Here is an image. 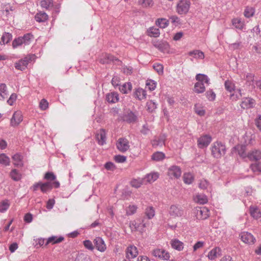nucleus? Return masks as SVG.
Here are the masks:
<instances>
[{
  "label": "nucleus",
  "mask_w": 261,
  "mask_h": 261,
  "mask_svg": "<svg viewBox=\"0 0 261 261\" xmlns=\"http://www.w3.org/2000/svg\"><path fill=\"white\" fill-rule=\"evenodd\" d=\"M33 39V35L30 33H28L22 37L15 38L12 43V47L16 48L22 45L24 46L28 45L31 43Z\"/></svg>",
  "instance_id": "nucleus-1"
},
{
  "label": "nucleus",
  "mask_w": 261,
  "mask_h": 261,
  "mask_svg": "<svg viewBox=\"0 0 261 261\" xmlns=\"http://www.w3.org/2000/svg\"><path fill=\"white\" fill-rule=\"evenodd\" d=\"M212 154L217 159L221 158L226 153V146L221 142H216L212 146Z\"/></svg>",
  "instance_id": "nucleus-2"
},
{
  "label": "nucleus",
  "mask_w": 261,
  "mask_h": 261,
  "mask_svg": "<svg viewBox=\"0 0 261 261\" xmlns=\"http://www.w3.org/2000/svg\"><path fill=\"white\" fill-rule=\"evenodd\" d=\"M191 3L188 0H180L176 6V11L179 14L187 13L190 9Z\"/></svg>",
  "instance_id": "nucleus-3"
},
{
  "label": "nucleus",
  "mask_w": 261,
  "mask_h": 261,
  "mask_svg": "<svg viewBox=\"0 0 261 261\" xmlns=\"http://www.w3.org/2000/svg\"><path fill=\"white\" fill-rule=\"evenodd\" d=\"M117 148L121 152H125L130 147L129 141L124 138H119L116 143Z\"/></svg>",
  "instance_id": "nucleus-4"
},
{
  "label": "nucleus",
  "mask_w": 261,
  "mask_h": 261,
  "mask_svg": "<svg viewBox=\"0 0 261 261\" xmlns=\"http://www.w3.org/2000/svg\"><path fill=\"white\" fill-rule=\"evenodd\" d=\"M60 184L58 181H55L53 182L47 181L42 182L41 184L40 190L43 193H47L51 190L53 187L58 188L60 187Z\"/></svg>",
  "instance_id": "nucleus-5"
},
{
  "label": "nucleus",
  "mask_w": 261,
  "mask_h": 261,
  "mask_svg": "<svg viewBox=\"0 0 261 261\" xmlns=\"http://www.w3.org/2000/svg\"><path fill=\"white\" fill-rule=\"evenodd\" d=\"M168 175L171 178H178L181 174V170L179 166L173 165L168 169Z\"/></svg>",
  "instance_id": "nucleus-6"
},
{
  "label": "nucleus",
  "mask_w": 261,
  "mask_h": 261,
  "mask_svg": "<svg viewBox=\"0 0 261 261\" xmlns=\"http://www.w3.org/2000/svg\"><path fill=\"white\" fill-rule=\"evenodd\" d=\"M31 61V57L30 56L25 57L15 63V68L17 70L23 71L27 68L29 63Z\"/></svg>",
  "instance_id": "nucleus-7"
},
{
  "label": "nucleus",
  "mask_w": 261,
  "mask_h": 261,
  "mask_svg": "<svg viewBox=\"0 0 261 261\" xmlns=\"http://www.w3.org/2000/svg\"><path fill=\"white\" fill-rule=\"evenodd\" d=\"M152 254L154 256L163 260H168L170 258L169 253L162 249H154L152 252Z\"/></svg>",
  "instance_id": "nucleus-8"
},
{
  "label": "nucleus",
  "mask_w": 261,
  "mask_h": 261,
  "mask_svg": "<svg viewBox=\"0 0 261 261\" xmlns=\"http://www.w3.org/2000/svg\"><path fill=\"white\" fill-rule=\"evenodd\" d=\"M23 117L20 111L15 112L10 120V125L13 127L18 126L22 121Z\"/></svg>",
  "instance_id": "nucleus-9"
},
{
  "label": "nucleus",
  "mask_w": 261,
  "mask_h": 261,
  "mask_svg": "<svg viewBox=\"0 0 261 261\" xmlns=\"http://www.w3.org/2000/svg\"><path fill=\"white\" fill-rule=\"evenodd\" d=\"M196 211V217L198 219L204 220L209 216V211L205 207H197Z\"/></svg>",
  "instance_id": "nucleus-10"
},
{
  "label": "nucleus",
  "mask_w": 261,
  "mask_h": 261,
  "mask_svg": "<svg viewBox=\"0 0 261 261\" xmlns=\"http://www.w3.org/2000/svg\"><path fill=\"white\" fill-rule=\"evenodd\" d=\"M169 213L172 217H178L183 215L184 211L180 207L172 205L169 208Z\"/></svg>",
  "instance_id": "nucleus-11"
},
{
  "label": "nucleus",
  "mask_w": 261,
  "mask_h": 261,
  "mask_svg": "<svg viewBox=\"0 0 261 261\" xmlns=\"http://www.w3.org/2000/svg\"><path fill=\"white\" fill-rule=\"evenodd\" d=\"M240 236L241 240L246 244H254L255 242V238L251 233L248 232H243Z\"/></svg>",
  "instance_id": "nucleus-12"
},
{
  "label": "nucleus",
  "mask_w": 261,
  "mask_h": 261,
  "mask_svg": "<svg viewBox=\"0 0 261 261\" xmlns=\"http://www.w3.org/2000/svg\"><path fill=\"white\" fill-rule=\"evenodd\" d=\"M255 105V100L251 97H244L242 99L241 107L243 109L252 108Z\"/></svg>",
  "instance_id": "nucleus-13"
},
{
  "label": "nucleus",
  "mask_w": 261,
  "mask_h": 261,
  "mask_svg": "<svg viewBox=\"0 0 261 261\" xmlns=\"http://www.w3.org/2000/svg\"><path fill=\"white\" fill-rule=\"evenodd\" d=\"M212 141V138L209 135H204L198 139V146L200 148L207 147Z\"/></svg>",
  "instance_id": "nucleus-14"
},
{
  "label": "nucleus",
  "mask_w": 261,
  "mask_h": 261,
  "mask_svg": "<svg viewBox=\"0 0 261 261\" xmlns=\"http://www.w3.org/2000/svg\"><path fill=\"white\" fill-rule=\"evenodd\" d=\"M138 254L137 248L134 246L130 245L128 246L126 250V258L127 259H133L135 258Z\"/></svg>",
  "instance_id": "nucleus-15"
},
{
  "label": "nucleus",
  "mask_w": 261,
  "mask_h": 261,
  "mask_svg": "<svg viewBox=\"0 0 261 261\" xmlns=\"http://www.w3.org/2000/svg\"><path fill=\"white\" fill-rule=\"evenodd\" d=\"M246 146L243 145H237L232 148V152L238 153L242 158L247 157L246 153Z\"/></svg>",
  "instance_id": "nucleus-16"
},
{
  "label": "nucleus",
  "mask_w": 261,
  "mask_h": 261,
  "mask_svg": "<svg viewBox=\"0 0 261 261\" xmlns=\"http://www.w3.org/2000/svg\"><path fill=\"white\" fill-rule=\"evenodd\" d=\"M93 242L96 248L100 252H102L106 250V245L101 238L96 237Z\"/></svg>",
  "instance_id": "nucleus-17"
},
{
  "label": "nucleus",
  "mask_w": 261,
  "mask_h": 261,
  "mask_svg": "<svg viewBox=\"0 0 261 261\" xmlns=\"http://www.w3.org/2000/svg\"><path fill=\"white\" fill-rule=\"evenodd\" d=\"M129 227L132 231H143V228L146 227V224L140 222H138L136 221L130 222Z\"/></svg>",
  "instance_id": "nucleus-18"
},
{
  "label": "nucleus",
  "mask_w": 261,
  "mask_h": 261,
  "mask_svg": "<svg viewBox=\"0 0 261 261\" xmlns=\"http://www.w3.org/2000/svg\"><path fill=\"white\" fill-rule=\"evenodd\" d=\"M114 61L120 62V61L117 58L114 57L113 56L111 55L108 54H106L105 55H104L99 59V62L103 64H109L111 62Z\"/></svg>",
  "instance_id": "nucleus-19"
},
{
  "label": "nucleus",
  "mask_w": 261,
  "mask_h": 261,
  "mask_svg": "<svg viewBox=\"0 0 261 261\" xmlns=\"http://www.w3.org/2000/svg\"><path fill=\"white\" fill-rule=\"evenodd\" d=\"M153 44L154 47L162 52L167 51L169 48V45L166 41L154 42Z\"/></svg>",
  "instance_id": "nucleus-20"
},
{
  "label": "nucleus",
  "mask_w": 261,
  "mask_h": 261,
  "mask_svg": "<svg viewBox=\"0 0 261 261\" xmlns=\"http://www.w3.org/2000/svg\"><path fill=\"white\" fill-rule=\"evenodd\" d=\"M137 119V116L132 111L127 112L123 116V120L129 123L136 122Z\"/></svg>",
  "instance_id": "nucleus-21"
},
{
  "label": "nucleus",
  "mask_w": 261,
  "mask_h": 261,
  "mask_svg": "<svg viewBox=\"0 0 261 261\" xmlns=\"http://www.w3.org/2000/svg\"><path fill=\"white\" fill-rule=\"evenodd\" d=\"M96 138L97 140L98 143L100 145H103L106 144V133L103 129L99 130L98 133L96 135Z\"/></svg>",
  "instance_id": "nucleus-22"
},
{
  "label": "nucleus",
  "mask_w": 261,
  "mask_h": 261,
  "mask_svg": "<svg viewBox=\"0 0 261 261\" xmlns=\"http://www.w3.org/2000/svg\"><path fill=\"white\" fill-rule=\"evenodd\" d=\"M14 165L18 168L22 167L23 166V156L20 153H16L12 157Z\"/></svg>",
  "instance_id": "nucleus-23"
},
{
  "label": "nucleus",
  "mask_w": 261,
  "mask_h": 261,
  "mask_svg": "<svg viewBox=\"0 0 261 261\" xmlns=\"http://www.w3.org/2000/svg\"><path fill=\"white\" fill-rule=\"evenodd\" d=\"M119 99V94L117 92H113L106 95V100L109 103H116L118 101Z\"/></svg>",
  "instance_id": "nucleus-24"
},
{
  "label": "nucleus",
  "mask_w": 261,
  "mask_h": 261,
  "mask_svg": "<svg viewBox=\"0 0 261 261\" xmlns=\"http://www.w3.org/2000/svg\"><path fill=\"white\" fill-rule=\"evenodd\" d=\"M221 254V250L219 247H215L211 250L208 253L207 257L210 260L215 259Z\"/></svg>",
  "instance_id": "nucleus-25"
},
{
  "label": "nucleus",
  "mask_w": 261,
  "mask_h": 261,
  "mask_svg": "<svg viewBox=\"0 0 261 261\" xmlns=\"http://www.w3.org/2000/svg\"><path fill=\"white\" fill-rule=\"evenodd\" d=\"M247 157L251 161H258L261 159V151L258 150H252L249 152Z\"/></svg>",
  "instance_id": "nucleus-26"
},
{
  "label": "nucleus",
  "mask_w": 261,
  "mask_h": 261,
  "mask_svg": "<svg viewBox=\"0 0 261 261\" xmlns=\"http://www.w3.org/2000/svg\"><path fill=\"white\" fill-rule=\"evenodd\" d=\"M146 96V92L144 89L140 88L136 89L134 93V96L139 100L145 99Z\"/></svg>",
  "instance_id": "nucleus-27"
},
{
  "label": "nucleus",
  "mask_w": 261,
  "mask_h": 261,
  "mask_svg": "<svg viewBox=\"0 0 261 261\" xmlns=\"http://www.w3.org/2000/svg\"><path fill=\"white\" fill-rule=\"evenodd\" d=\"M159 174L158 172H151L146 175L143 179L144 182L152 183L159 178Z\"/></svg>",
  "instance_id": "nucleus-28"
},
{
  "label": "nucleus",
  "mask_w": 261,
  "mask_h": 261,
  "mask_svg": "<svg viewBox=\"0 0 261 261\" xmlns=\"http://www.w3.org/2000/svg\"><path fill=\"white\" fill-rule=\"evenodd\" d=\"M64 240V238L62 236H60L59 237L57 236H51L47 239L46 243H45V245L47 246L49 244H51L53 245L58 244L62 242Z\"/></svg>",
  "instance_id": "nucleus-29"
},
{
  "label": "nucleus",
  "mask_w": 261,
  "mask_h": 261,
  "mask_svg": "<svg viewBox=\"0 0 261 261\" xmlns=\"http://www.w3.org/2000/svg\"><path fill=\"white\" fill-rule=\"evenodd\" d=\"M35 19L37 22H44L48 20V16L45 12H39L35 15Z\"/></svg>",
  "instance_id": "nucleus-30"
},
{
  "label": "nucleus",
  "mask_w": 261,
  "mask_h": 261,
  "mask_svg": "<svg viewBox=\"0 0 261 261\" xmlns=\"http://www.w3.org/2000/svg\"><path fill=\"white\" fill-rule=\"evenodd\" d=\"M170 244L173 249L178 251H181L184 248V243L177 239L172 240Z\"/></svg>",
  "instance_id": "nucleus-31"
},
{
  "label": "nucleus",
  "mask_w": 261,
  "mask_h": 261,
  "mask_svg": "<svg viewBox=\"0 0 261 261\" xmlns=\"http://www.w3.org/2000/svg\"><path fill=\"white\" fill-rule=\"evenodd\" d=\"M7 87L5 84H0V100H4L8 96Z\"/></svg>",
  "instance_id": "nucleus-32"
},
{
  "label": "nucleus",
  "mask_w": 261,
  "mask_h": 261,
  "mask_svg": "<svg viewBox=\"0 0 261 261\" xmlns=\"http://www.w3.org/2000/svg\"><path fill=\"white\" fill-rule=\"evenodd\" d=\"M119 90L124 94H127L132 89V85L130 82H127L119 86Z\"/></svg>",
  "instance_id": "nucleus-33"
},
{
  "label": "nucleus",
  "mask_w": 261,
  "mask_h": 261,
  "mask_svg": "<svg viewBox=\"0 0 261 261\" xmlns=\"http://www.w3.org/2000/svg\"><path fill=\"white\" fill-rule=\"evenodd\" d=\"M196 80L198 81V82H201L202 83H203V85L206 84L208 85L210 84V79L205 74L201 73L197 74L196 76Z\"/></svg>",
  "instance_id": "nucleus-34"
},
{
  "label": "nucleus",
  "mask_w": 261,
  "mask_h": 261,
  "mask_svg": "<svg viewBox=\"0 0 261 261\" xmlns=\"http://www.w3.org/2000/svg\"><path fill=\"white\" fill-rule=\"evenodd\" d=\"M10 177L14 181H18L21 178V173L16 169H13L10 173Z\"/></svg>",
  "instance_id": "nucleus-35"
},
{
  "label": "nucleus",
  "mask_w": 261,
  "mask_h": 261,
  "mask_svg": "<svg viewBox=\"0 0 261 261\" xmlns=\"http://www.w3.org/2000/svg\"><path fill=\"white\" fill-rule=\"evenodd\" d=\"M188 55L190 56H193L194 58L196 59H203L204 58L203 52L199 50H194L193 51H191L188 53Z\"/></svg>",
  "instance_id": "nucleus-36"
},
{
  "label": "nucleus",
  "mask_w": 261,
  "mask_h": 261,
  "mask_svg": "<svg viewBox=\"0 0 261 261\" xmlns=\"http://www.w3.org/2000/svg\"><path fill=\"white\" fill-rule=\"evenodd\" d=\"M205 90V87L203 83L201 82H197L195 84L194 91L197 93H203Z\"/></svg>",
  "instance_id": "nucleus-37"
},
{
  "label": "nucleus",
  "mask_w": 261,
  "mask_h": 261,
  "mask_svg": "<svg viewBox=\"0 0 261 261\" xmlns=\"http://www.w3.org/2000/svg\"><path fill=\"white\" fill-rule=\"evenodd\" d=\"M165 158V154L160 151H157L153 153L151 156V159L156 162H159L163 160Z\"/></svg>",
  "instance_id": "nucleus-38"
},
{
  "label": "nucleus",
  "mask_w": 261,
  "mask_h": 261,
  "mask_svg": "<svg viewBox=\"0 0 261 261\" xmlns=\"http://www.w3.org/2000/svg\"><path fill=\"white\" fill-rule=\"evenodd\" d=\"M250 213L251 216L254 218L257 219L261 217V213L257 207L250 206Z\"/></svg>",
  "instance_id": "nucleus-39"
},
{
  "label": "nucleus",
  "mask_w": 261,
  "mask_h": 261,
  "mask_svg": "<svg viewBox=\"0 0 261 261\" xmlns=\"http://www.w3.org/2000/svg\"><path fill=\"white\" fill-rule=\"evenodd\" d=\"M12 38V35L11 34L9 33H5L1 38V40L0 41V44H7L10 42Z\"/></svg>",
  "instance_id": "nucleus-40"
},
{
  "label": "nucleus",
  "mask_w": 261,
  "mask_h": 261,
  "mask_svg": "<svg viewBox=\"0 0 261 261\" xmlns=\"http://www.w3.org/2000/svg\"><path fill=\"white\" fill-rule=\"evenodd\" d=\"M194 179V176L191 173H185L183 175V180L186 184H191Z\"/></svg>",
  "instance_id": "nucleus-41"
},
{
  "label": "nucleus",
  "mask_w": 261,
  "mask_h": 261,
  "mask_svg": "<svg viewBox=\"0 0 261 261\" xmlns=\"http://www.w3.org/2000/svg\"><path fill=\"white\" fill-rule=\"evenodd\" d=\"M0 164L5 166L10 165V158L5 153L0 154Z\"/></svg>",
  "instance_id": "nucleus-42"
},
{
  "label": "nucleus",
  "mask_w": 261,
  "mask_h": 261,
  "mask_svg": "<svg viewBox=\"0 0 261 261\" xmlns=\"http://www.w3.org/2000/svg\"><path fill=\"white\" fill-rule=\"evenodd\" d=\"M232 24L236 28L242 30L244 27V22L240 18H234L232 20Z\"/></svg>",
  "instance_id": "nucleus-43"
},
{
  "label": "nucleus",
  "mask_w": 261,
  "mask_h": 261,
  "mask_svg": "<svg viewBox=\"0 0 261 261\" xmlns=\"http://www.w3.org/2000/svg\"><path fill=\"white\" fill-rule=\"evenodd\" d=\"M40 5L43 8L49 9L53 7V0H42L40 2Z\"/></svg>",
  "instance_id": "nucleus-44"
},
{
  "label": "nucleus",
  "mask_w": 261,
  "mask_h": 261,
  "mask_svg": "<svg viewBox=\"0 0 261 261\" xmlns=\"http://www.w3.org/2000/svg\"><path fill=\"white\" fill-rule=\"evenodd\" d=\"M144 182L143 178L133 179L130 181V185L133 187L139 188L143 185Z\"/></svg>",
  "instance_id": "nucleus-45"
},
{
  "label": "nucleus",
  "mask_w": 261,
  "mask_h": 261,
  "mask_svg": "<svg viewBox=\"0 0 261 261\" xmlns=\"http://www.w3.org/2000/svg\"><path fill=\"white\" fill-rule=\"evenodd\" d=\"M195 200L198 203L204 204L207 203L208 200L207 197L203 194H198L196 195Z\"/></svg>",
  "instance_id": "nucleus-46"
},
{
  "label": "nucleus",
  "mask_w": 261,
  "mask_h": 261,
  "mask_svg": "<svg viewBox=\"0 0 261 261\" xmlns=\"http://www.w3.org/2000/svg\"><path fill=\"white\" fill-rule=\"evenodd\" d=\"M254 78V74L251 73H247L246 74L245 80L246 81V84L248 85H251V83H253ZM252 88H255V86L252 84Z\"/></svg>",
  "instance_id": "nucleus-47"
},
{
  "label": "nucleus",
  "mask_w": 261,
  "mask_h": 261,
  "mask_svg": "<svg viewBox=\"0 0 261 261\" xmlns=\"http://www.w3.org/2000/svg\"><path fill=\"white\" fill-rule=\"evenodd\" d=\"M147 109L149 112H152L157 108L156 103L152 100H149L146 103Z\"/></svg>",
  "instance_id": "nucleus-48"
},
{
  "label": "nucleus",
  "mask_w": 261,
  "mask_h": 261,
  "mask_svg": "<svg viewBox=\"0 0 261 261\" xmlns=\"http://www.w3.org/2000/svg\"><path fill=\"white\" fill-rule=\"evenodd\" d=\"M138 3L144 8L151 7L153 5L152 0H139Z\"/></svg>",
  "instance_id": "nucleus-49"
},
{
  "label": "nucleus",
  "mask_w": 261,
  "mask_h": 261,
  "mask_svg": "<svg viewBox=\"0 0 261 261\" xmlns=\"http://www.w3.org/2000/svg\"><path fill=\"white\" fill-rule=\"evenodd\" d=\"M251 170L254 173L261 172V163H255L250 165Z\"/></svg>",
  "instance_id": "nucleus-50"
},
{
  "label": "nucleus",
  "mask_w": 261,
  "mask_h": 261,
  "mask_svg": "<svg viewBox=\"0 0 261 261\" xmlns=\"http://www.w3.org/2000/svg\"><path fill=\"white\" fill-rule=\"evenodd\" d=\"M224 86L225 89L230 92H231L234 90V84L231 81H226L224 83Z\"/></svg>",
  "instance_id": "nucleus-51"
},
{
  "label": "nucleus",
  "mask_w": 261,
  "mask_h": 261,
  "mask_svg": "<svg viewBox=\"0 0 261 261\" xmlns=\"http://www.w3.org/2000/svg\"><path fill=\"white\" fill-rule=\"evenodd\" d=\"M145 214L148 219L152 218L155 215V211L153 207L149 206L146 208Z\"/></svg>",
  "instance_id": "nucleus-52"
},
{
  "label": "nucleus",
  "mask_w": 261,
  "mask_h": 261,
  "mask_svg": "<svg viewBox=\"0 0 261 261\" xmlns=\"http://www.w3.org/2000/svg\"><path fill=\"white\" fill-rule=\"evenodd\" d=\"M254 12L255 10L252 7H247L244 11V15L246 17L249 18L253 16Z\"/></svg>",
  "instance_id": "nucleus-53"
},
{
  "label": "nucleus",
  "mask_w": 261,
  "mask_h": 261,
  "mask_svg": "<svg viewBox=\"0 0 261 261\" xmlns=\"http://www.w3.org/2000/svg\"><path fill=\"white\" fill-rule=\"evenodd\" d=\"M156 24L161 28H165L168 25V21L164 18H159L156 21Z\"/></svg>",
  "instance_id": "nucleus-54"
},
{
  "label": "nucleus",
  "mask_w": 261,
  "mask_h": 261,
  "mask_svg": "<svg viewBox=\"0 0 261 261\" xmlns=\"http://www.w3.org/2000/svg\"><path fill=\"white\" fill-rule=\"evenodd\" d=\"M9 207V203L8 200H4L0 202V212L4 213L6 211Z\"/></svg>",
  "instance_id": "nucleus-55"
},
{
  "label": "nucleus",
  "mask_w": 261,
  "mask_h": 261,
  "mask_svg": "<svg viewBox=\"0 0 261 261\" xmlns=\"http://www.w3.org/2000/svg\"><path fill=\"white\" fill-rule=\"evenodd\" d=\"M44 178L46 180L55 181H56V176L53 172H48L45 174Z\"/></svg>",
  "instance_id": "nucleus-56"
},
{
  "label": "nucleus",
  "mask_w": 261,
  "mask_h": 261,
  "mask_svg": "<svg viewBox=\"0 0 261 261\" xmlns=\"http://www.w3.org/2000/svg\"><path fill=\"white\" fill-rule=\"evenodd\" d=\"M149 33L150 36L154 37L159 36L160 34L159 29L155 28H150L149 30Z\"/></svg>",
  "instance_id": "nucleus-57"
},
{
  "label": "nucleus",
  "mask_w": 261,
  "mask_h": 261,
  "mask_svg": "<svg viewBox=\"0 0 261 261\" xmlns=\"http://www.w3.org/2000/svg\"><path fill=\"white\" fill-rule=\"evenodd\" d=\"M209 182L205 179H202L199 184V187L203 190L207 189L210 187Z\"/></svg>",
  "instance_id": "nucleus-58"
},
{
  "label": "nucleus",
  "mask_w": 261,
  "mask_h": 261,
  "mask_svg": "<svg viewBox=\"0 0 261 261\" xmlns=\"http://www.w3.org/2000/svg\"><path fill=\"white\" fill-rule=\"evenodd\" d=\"M206 97L210 101H213L215 99L216 94L212 90H209L206 91Z\"/></svg>",
  "instance_id": "nucleus-59"
},
{
  "label": "nucleus",
  "mask_w": 261,
  "mask_h": 261,
  "mask_svg": "<svg viewBox=\"0 0 261 261\" xmlns=\"http://www.w3.org/2000/svg\"><path fill=\"white\" fill-rule=\"evenodd\" d=\"M165 139L164 137H160L153 140L152 143L153 146H161L164 144Z\"/></svg>",
  "instance_id": "nucleus-60"
},
{
  "label": "nucleus",
  "mask_w": 261,
  "mask_h": 261,
  "mask_svg": "<svg viewBox=\"0 0 261 261\" xmlns=\"http://www.w3.org/2000/svg\"><path fill=\"white\" fill-rule=\"evenodd\" d=\"M137 206L135 205H129L126 209V213L127 215H132L135 214L137 210Z\"/></svg>",
  "instance_id": "nucleus-61"
},
{
  "label": "nucleus",
  "mask_w": 261,
  "mask_h": 261,
  "mask_svg": "<svg viewBox=\"0 0 261 261\" xmlns=\"http://www.w3.org/2000/svg\"><path fill=\"white\" fill-rule=\"evenodd\" d=\"M84 246L87 249L93 251L94 250V246L92 242L90 240H85L83 242Z\"/></svg>",
  "instance_id": "nucleus-62"
},
{
  "label": "nucleus",
  "mask_w": 261,
  "mask_h": 261,
  "mask_svg": "<svg viewBox=\"0 0 261 261\" xmlns=\"http://www.w3.org/2000/svg\"><path fill=\"white\" fill-rule=\"evenodd\" d=\"M252 51L253 54H261V44H255L252 48Z\"/></svg>",
  "instance_id": "nucleus-63"
},
{
  "label": "nucleus",
  "mask_w": 261,
  "mask_h": 261,
  "mask_svg": "<svg viewBox=\"0 0 261 261\" xmlns=\"http://www.w3.org/2000/svg\"><path fill=\"white\" fill-rule=\"evenodd\" d=\"M39 107L42 110H45L48 107V103L45 99H42L39 103Z\"/></svg>",
  "instance_id": "nucleus-64"
}]
</instances>
